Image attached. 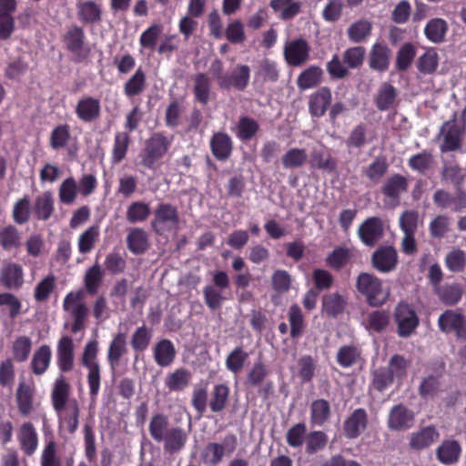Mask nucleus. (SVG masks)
<instances>
[{
    "label": "nucleus",
    "instance_id": "obj_1",
    "mask_svg": "<svg viewBox=\"0 0 466 466\" xmlns=\"http://www.w3.org/2000/svg\"><path fill=\"white\" fill-rule=\"evenodd\" d=\"M70 394V383L63 374H59L51 390V402L57 415L59 427L72 434L79 425L80 409L76 399H69Z\"/></svg>",
    "mask_w": 466,
    "mask_h": 466
},
{
    "label": "nucleus",
    "instance_id": "obj_2",
    "mask_svg": "<svg viewBox=\"0 0 466 466\" xmlns=\"http://www.w3.org/2000/svg\"><path fill=\"white\" fill-rule=\"evenodd\" d=\"M230 280L227 272L217 270L213 273L212 283L204 287L203 297L211 310L221 308L224 301L231 298Z\"/></svg>",
    "mask_w": 466,
    "mask_h": 466
},
{
    "label": "nucleus",
    "instance_id": "obj_3",
    "mask_svg": "<svg viewBox=\"0 0 466 466\" xmlns=\"http://www.w3.org/2000/svg\"><path fill=\"white\" fill-rule=\"evenodd\" d=\"M98 342L96 339L88 341L83 350L82 364L87 370L86 380L89 395L96 400L101 386V369L97 361Z\"/></svg>",
    "mask_w": 466,
    "mask_h": 466
},
{
    "label": "nucleus",
    "instance_id": "obj_4",
    "mask_svg": "<svg viewBox=\"0 0 466 466\" xmlns=\"http://www.w3.org/2000/svg\"><path fill=\"white\" fill-rule=\"evenodd\" d=\"M153 215L151 227L157 234L176 233L178 230L179 215L177 207L169 203H160L156 207Z\"/></svg>",
    "mask_w": 466,
    "mask_h": 466
},
{
    "label": "nucleus",
    "instance_id": "obj_5",
    "mask_svg": "<svg viewBox=\"0 0 466 466\" xmlns=\"http://www.w3.org/2000/svg\"><path fill=\"white\" fill-rule=\"evenodd\" d=\"M357 289L371 306L383 304L389 296L388 291L382 288L381 280L370 273L360 274L357 279Z\"/></svg>",
    "mask_w": 466,
    "mask_h": 466
},
{
    "label": "nucleus",
    "instance_id": "obj_6",
    "mask_svg": "<svg viewBox=\"0 0 466 466\" xmlns=\"http://www.w3.org/2000/svg\"><path fill=\"white\" fill-rule=\"evenodd\" d=\"M63 309L69 313L74 319L71 327L73 333H77L85 328L88 309L83 301L82 291L69 292L64 299Z\"/></svg>",
    "mask_w": 466,
    "mask_h": 466
},
{
    "label": "nucleus",
    "instance_id": "obj_7",
    "mask_svg": "<svg viewBox=\"0 0 466 466\" xmlns=\"http://www.w3.org/2000/svg\"><path fill=\"white\" fill-rule=\"evenodd\" d=\"M237 443L236 436L230 434L224 438L222 443L207 444L201 454L203 463L207 466H217L225 455H230L235 451Z\"/></svg>",
    "mask_w": 466,
    "mask_h": 466
},
{
    "label": "nucleus",
    "instance_id": "obj_8",
    "mask_svg": "<svg viewBox=\"0 0 466 466\" xmlns=\"http://www.w3.org/2000/svg\"><path fill=\"white\" fill-rule=\"evenodd\" d=\"M15 403L23 417H29L35 411L37 402L36 388L33 381H19L15 390Z\"/></svg>",
    "mask_w": 466,
    "mask_h": 466
},
{
    "label": "nucleus",
    "instance_id": "obj_9",
    "mask_svg": "<svg viewBox=\"0 0 466 466\" xmlns=\"http://www.w3.org/2000/svg\"><path fill=\"white\" fill-rule=\"evenodd\" d=\"M170 142L162 134H154L146 143L143 154V164L152 168L155 163L167 152Z\"/></svg>",
    "mask_w": 466,
    "mask_h": 466
},
{
    "label": "nucleus",
    "instance_id": "obj_10",
    "mask_svg": "<svg viewBox=\"0 0 466 466\" xmlns=\"http://www.w3.org/2000/svg\"><path fill=\"white\" fill-rule=\"evenodd\" d=\"M438 327L443 333H455L458 339L466 338L465 319L459 310H445L438 319Z\"/></svg>",
    "mask_w": 466,
    "mask_h": 466
},
{
    "label": "nucleus",
    "instance_id": "obj_11",
    "mask_svg": "<svg viewBox=\"0 0 466 466\" xmlns=\"http://www.w3.org/2000/svg\"><path fill=\"white\" fill-rule=\"evenodd\" d=\"M395 319L398 324V333L400 337L410 336L419 325V319L407 303H400L395 309Z\"/></svg>",
    "mask_w": 466,
    "mask_h": 466
},
{
    "label": "nucleus",
    "instance_id": "obj_12",
    "mask_svg": "<svg viewBox=\"0 0 466 466\" xmlns=\"http://www.w3.org/2000/svg\"><path fill=\"white\" fill-rule=\"evenodd\" d=\"M309 50L308 42L299 38L286 43L284 56L289 65L299 66L308 61Z\"/></svg>",
    "mask_w": 466,
    "mask_h": 466
},
{
    "label": "nucleus",
    "instance_id": "obj_13",
    "mask_svg": "<svg viewBox=\"0 0 466 466\" xmlns=\"http://www.w3.org/2000/svg\"><path fill=\"white\" fill-rule=\"evenodd\" d=\"M16 439L21 451L26 456H32L38 448V434L35 427L30 421L22 423L17 431Z\"/></svg>",
    "mask_w": 466,
    "mask_h": 466
},
{
    "label": "nucleus",
    "instance_id": "obj_14",
    "mask_svg": "<svg viewBox=\"0 0 466 466\" xmlns=\"http://www.w3.org/2000/svg\"><path fill=\"white\" fill-rule=\"evenodd\" d=\"M75 112L79 120L91 123L100 116L101 102L96 97L83 96L77 101Z\"/></svg>",
    "mask_w": 466,
    "mask_h": 466
},
{
    "label": "nucleus",
    "instance_id": "obj_15",
    "mask_svg": "<svg viewBox=\"0 0 466 466\" xmlns=\"http://www.w3.org/2000/svg\"><path fill=\"white\" fill-rule=\"evenodd\" d=\"M414 420L412 410L402 404H398L393 406L389 413L388 427L392 431H406L413 426Z\"/></svg>",
    "mask_w": 466,
    "mask_h": 466
},
{
    "label": "nucleus",
    "instance_id": "obj_16",
    "mask_svg": "<svg viewBox=\"0 0 466 466\" xmlns=\"http://www.w3.org/2000/svg\"><path fill=\"white\" fill-rule=\"evenodd\" d=\"M56 364L62 372H68L74 368L75 346L73 339L68 336H63L58 340L56 346Z\"/></svg>",
    "mask_w": 466,
    "mask_h": 466
},
{
    "label": "nucleus",
    "instance_id": "obj_17",
    "mask_svg": "<svg viewBox=\"0 0 466 466\" xmlns=\"http://www.w3.org/2000/svg\"><path fill=\"white\" fill-rule=\"evenodd\" d=\"M433 202L442 209L451 208L458 212L466 208V194L460 188L453 195L438 189L433 195Z\"/></svg>",
    "mask_w": 466,
    "mask_h": 466
},
{
    "label": "nucleus",
    "instance_id": "obj_18",
    "mask_svg": "<svg viewBox=\"0 0 466 466\" xmlns=\"http://www.w3.org/2000/svg\"><path fill=\"white\" fill-rule=\"evenodd\" d=\"M0 284L8 289H18L24 284V269L15 262L5 263L0 269Z\"/></svg>",
    "mask_w": 466,
    "mask_h": 466
},
{
    "label": "nucleus",
    "instance_id": "obj_19",
    "mask_svg": "<svg viewBox=\"0 0 466 466\" xmlns=\"http://www.w3.org/2000/svg\"><path fill=\"white\" fill-rule=\"evenodd\" d=\"M368 414L362 408L356 409L344 421V434L349 439L358 438L367 428Z\"/></svg>",
    "mask_w": 466,
    "mask_h": 466
},
{
    "label": "nucleus",
    "instance_id": "obj_20",
    "mask_svg": "<svg viewBox=\"0 0 466 466\" xmlns=\"http://www.w3.org/2000/svg\"><path fill=\"white\" fill-rule=\"evenodd\" d=\"M398 263L397 251L393 247L385 246L378 248L372 256L373 267L383 273L393 270Z\"/></svg>",
    "mask_w": 466,
    "mask_h": 466
},
{
    "label": "nucleus",
    "instance_id": "obj_21",
    "mask_svg": "<svg viewBox=\"0 0 466 466\" xmlns=\"http://www.w3.org/2000/svg\"><path fill=\"white\" fill-rule=\"evenodd\" d=\"M64 42L66 48L78 59H84L87 55V50H85V33L84 30L77 26H71L64 36Z\"/></svg>",
    "mask_w": 466,
    "mask_h": 466
},
{
    "label": "nucleus",
    "instance_id": "obj_22",
    "mask_svg": "<svg viewBox=\"0 0 466 466\" xmlns=\"http://www.w3.org/2000/svg\"><path fill=\"white\" fill-rule=\"evenodd\" d=\"M383 234V225L379 218H369L359 228L360 240L367 246H373Z\"/></svg>",
    "mask_w": 466,
    "mask_h": 466
},
{
    "label": "nucleus",
    "instance_id": "obj_23",
    "mask_svg": "<svg viewBox=\"0 0 466 466\" xmlns=\"http://www.w3.org/2000/svg\"><path fill=\"white\" fill-rule=\"evenodd\" d=\"M439 438L440 433L435 427L426 426L410 435L409 444L412 450L420 451L431 446Z\"/></svg>",
    "mask_w": 466,
    "mask_h": 466
},
{
    "label": "nucleus",
    "instance_id": "obj_24",
    "mask_svg": "<svg viewBox=\"0 0 466 466\" xmlns=\"http://www.w3.org/2000/svg\"><path fill=\"white\" fill-rule=\"evenodd\" d=\"M390 50L386 44L375 43L370 52V67L380 72L387 70L390 65Z\"/></svg>",
    "mask_w": 466,
    "mask_h": 466
},
{
    "label": "nucleus",
    "instance_id": "obj_25",
    "mask_svg": "<svg viewBox=\"0 0 466 466\" xmlns=\"http://www.w3.org/2000/svg\"><path fill=\"white\" fill-rule=\"evenodd\" d=\"M78 19L84 24H97L101 21L102 7L95 1H79L76 4Z\"/></svg>",
    "mask_w": 466,
    "mask_h": 466
},
{
    "label": "nucleus",
    "instance_id": "obj_26",
    "mask_svg": "<svg viewBox=\"0 0 466 466\" xmlns=\"http://www.w3.org/2000/svg\"><path fill=\"white\" fill-rule=\"evenodd\" d=\"M176 354L177 351L173 342L167 339L159 340L153 348L154 360L160 367L171 365L176 358Z\"/></svg>",
    "mask_w": 466,
    "mask_h": 466
},
{
    "label": "nucleus",
    "instance_id": "obj_27",
    "mask_svg": "<svg viewBox=\"0 0 466 466\" xmlns=\"http://www.w3.org/2000/svg\"><path fill=\"white\" fill-rule=\"evenodd\" d=\"M187 441V433L179 427H171L161 442L166 452L174 454L180 451Z\"/></svg>",
    "mask_w": 466,
    "mask_h": 466
},
{
    "label": "nucleus",
    "instance_id": "obj_28",
    "mask_svg": "<svg viewBox=\"0 0 466 466\" xmlns=\"http://www.w3.org/2000/svg\"><path fill=\"white\" fill-rule=\"evenodd\" d=\"M269 6L281 20H290L299 13L301 3L297 0H271Z\"/></svg>",
    "mask_w": 466,
    "mask_h": 466
},
{
    "label": "nucleus",
    "instance_id": "obj_29",
    "mask_svg": "<svg viewBox=\"0 0 466 466\" xmlns=\"http://www.w3.org/2000/svg\"><path fill=\"white\" fill-rule=\"evenodd\" d=\"M191 380L192 373L185 368H179L167 376L165 385L170 391H182L189 386Z\"/></svg>",
    "mask_w": 466,
    "mask_h": 466
},
{
    "label": "nucleus",
    "instance_id": "obj_30",
    "mask_svg": "<svg viewBox=\"0 0 466 466\" xmlns=\"http://www.w3.org/2000/svg\"><path fill=\"white\" fill-rule=\"evenodd\" d=\"M210 147L217 159L226 160L232 152V140L228 135L218 132L212 137Z\"/></svg>",
    "mask_w": 466,
    "mask_h": 466
},
{
    "label": "nucleus",
    "instance_id": "obj_31",
    "mask_svg": "<svg viewBox=\"0 0 466 466\" xmlns=\"http://www.w3.org/2000/svg\"><path fill=\"white\" fill-rule=\"evenodd\" d=\"M331 102V92L327 87H321L309 97V111L314 116H321L325 114L328 106Z\"/></svg>",
    "mask_w": 466,
    "mask_h": 466
},
{
    "label": "nucleus",
    "instance_id": "obj_32",
    "mask_svg": "<svg viewBox=\"0 0 466 466\" xmlns=\"http://www.w3.org/2000/svg\"><path fill=\"white\" fill-rule=\"evenodd\" d=\"M443 143L441 147L442 152L453 151L460 147L461 130L455 124L445 123L441 127Z\"/></svg>",
    "mask_w": 466,
    "mask_h": 466
},
{
    "label": "nucleus",
    "instance_id": "obj_33",
    "mask_svg": "<svg viewBox=\"0 0 466 466\" xmlns=\"http://www.w3.org/2000/svg\"><path fill=\"white\" fill-rule=\"evenodd\" d=\"M448 28V24L444 19L432 18L426 24L424 34L431 42L440 44L445 40Z\"/></svg>",
    "mask_w": 466,
    "mask_h": 466
},
{
    "label": "nucleus",
    "instance_id": "obj_34",
    "mask_svg": "<svg viewBox=\"0 0 466 466\" xmlns=\"http://www.w3.org/2000/svg\"><path fill=\"white\" fill-rule=\"evenodd\" d=\"M153 330L146 325L138 327L131 336L130 345L135 353H143L146 351L152 340Z\"/></svg>",
    "mask_w": 466,
    "mask_h": 466
},
{
    "label": "nucleus",
    "instance_id": "obj_35",
    "mask_svg": "<svg viewBox=\"0 0 466 466\" xmlns=\"http://www.w3.org/2000/svg\"><path fill=\"white\" fill-rule=\"evenodd\" d=\"M461 449L456 441H445L436 450L438 460L443 464H451L458 461Z\"/></svg>",
    "mask_w": 466,
    "mask_h": 466
},
{
    "label": "nucleus",
    "instance_id": "obj_36",
    "mask_svg": "<svg viewBox=\"0 0 466 466\" xmlns=\"http://www.w3.org/2000/svg\"><path fill=\"white\" fill-rule=\"evenodd\" d=\"M54 198L50 191H46L35 198L34 211L40 220H47L54 212Z\"/></svg>",
    "mask_w": 466,
    "mask_h": 466
},
{
    "label": "nucleus",
    "instance_id": "obj_37",
    "mask_svg": "<svg viewBox=\"0 0 466 466\" xmlns=\"http://www.w3.org/2000/svg\"><path fill=\"white\" fill-rule=\"evenodd\" d=\"M51 358L52 352L49 346L42 345L41 347H39L37 350L34 353L31 361V368L34 374H44L49 368Z\"/></svg>",
    "mask_w": 466,
    "mask_h": 466
},
{
    "label": "nucleus",
    "instance_id": "obj_38",
    "mask_svg": "<svg viewBox=\"0 0 466 466\" xmlns=\"http://www.w3.org/2000/svg\"><path fill=\"white\" fill-rule=\"evenodd\" d=\"M127 243L133 254H142L148 247L147 234L142 228H132L127 234Z\"/></svg>",
    "mask_w": 466,
    "mask_h": 466
},
{
    "label": "nucleus",
    "instance_id": "obj_39",
    "mask_svg": "<svg viewBox=\"0 0 466 466\" xmlns=\"http://www.w3.org/2000/svg\"><path fill=\"white\" fill-rule=\"evenodd\" d=\"M439 66V55L434 47H429L418 58L417 68L423 75H432Z\"/></svg>",
    "mask_w": 466,
    "mask_h": 466
},
{
    "label": "nucleus",
    "instance_id": "obj_40",
    "mask_svg": "<svg viewBox=\"0 0 466 466\" xmlns=\"http://www.w3.org/2000/svg\"><path fill=\"white\" fill-rule=\"evenodd\" d=\"M322 70L318 66H309L300 73L297 79L298 87L307 90L315 87L321 82Z\"/></svg>",
    "mask_w": 466,
    "mask_h": 466
},
{
    "label": "nucleus",
    "instance_id": "obj_41",
    "mask_svg": "<svg viewBox=\"0 0 466 466\" xmlns=\"http://www.w3.org/2000/svg\"><path fill=\"white\" fill-rule=\"evenodd\" d=\"M372 24L369 20L360 19L354 22L347 30L349 39L353 43L365 41L371 34Z\"/></svg>",
    "mask_w": 466,
    "mask_h": 466
},
{
    "label": "nucleus",
    "instance_id": "obj_42",
    "mask_svg": "<svg viewBox=\"0 0 466 466\" xmlns=\"http://www.w3.org/2000/svg\"><path fill=\"white\" fill-rule=\"evenodd\" d=\"M381 190L387 198L397 200L407 190V180L400 175H394L385 181Z\"/></svg>",
    "mask_w": 466,
    "mask_h": 466
},
{
    "label": "nucleus",
    "instance_id": "obj_43",
    "mask_svg": "<svg viewBox=\"0 0 466 466\" xmlns=\"http://www.w3.org/2000/svg\"><path fill=\"white\" fill-rule=\"evenodd\" d=\"M40 464L41 466H62V461L57 452V444L52 437L45 440Z\"/></svg>",
    "mask_w": 466,
    "mask_h": 466
},
{
    "label": "nucleus",
    "instance_id": "obj_44",
    "mask_svg": "<svg viewBox=\"0 0 466 466\" xmlns=\"http://www.w3.org/2000/svg\"><path fill=\"white\" fill-rule=\"evenodd\" d=\"M308 160L306 149L292 147L281 157V163L287 169L299 168L303 167Z\"/></svg>",
    "mask_w": 466,
    "mask_h": 466
},
{
    "label": "nucleus",
    "instance_id": "obj_45",
    "mask_svg": "<svg viewBox=\"0 0 466 466\" xmlns=\"http://www.w3.org/2000/svg\"><path fill=\"white\" fill-rule=\"evenodd\" d=\"M258 123L248 116H242L239 118L236 127L235 134L241 141L251 139L258 131Z\"/></svg>",
    "mask_w": 466,
    "mask_h": 466
},
{
    "label": "nucleus",
    "instance_id": "obj_46",
    "mask_svg": "<svg viewBox=\"0 0 466 466\" xmlns=\"http://www.w3.org/2000/svg\"><path fill=\"white\" fill-rule=\"evenodd\" d=\"M56 278L49 273L43 278L34 289V299L37 302L46 301L56 288Z\"/></svg>",
    "mask_w": 466,
    "mask_h": 466
},
{
    "label": "nucleus",
    "instance_id": "obj_47",
    "mask_svg": "<svg viewBox=\"0 0 466 466\" xmlns=\"http://www.w3.org/2000/svg\"><path fill=\"white\" fill-rule=\"evenodd\" d=\"M126 352V335L124 333H117L114 336L110 342L107 360L112 368L118 364L119 360Z\"/></svg>",
    "mask_w": 466,
    "mask_h": 466
},
{
    "label": "nucleus",
    "instance_id": "obj_48",
    "mask_svg": "<svg viewBox=\"0 0 466 466\" xmlns=\"http://www.w3.org/2000/svg\"><path fill=\"white\" fill-rule=\"evenodd\" d=\"M397 92L390 84L381 85L375 98V103L379 110L385 111L390 109L395 103Z\"/></svg>",
    "mask_w": 466,
    "mask_h": 466
},
{
    "label": "nucleus",
    "instance_id": "obj_49",
    "mask_svg": "<svg viewBox=\"0 0 466 466\" xmlns=\"http://www.w3.org/2000/svg\"><path fill=\"white\" fill-rule=\"evenodd\" d=\"M146 88V74L138 67L124 86L125 95L128 97L141 94Z\"/></svg>",
    "mask_w": 466,
    "mask_h": 466
},
{
    "label": "nucleus",
    "instance_id": "obj_50",
    "mask_svg": "<svg viewBox=\"0 0 466 466\" xmlns=\"http://www.w3.org/2000/svg\"><path fill=\"white\" fill-rule=\"evenodd\" d=\"M310 411L311 423L316 426H321L329 418V403L322 399L316 400L311 403Z\"/></svg>",
    "mask_w": 466,
    "mask_h": 466
},
{
    "label": "nucleus",
    "instance_id": "obj_51",
    "mask_svg": "<svg viewBox=\"0 0 466 466\" xmlns=\"http://www.w3.org/2000/svg\"><path fill=\"white\" fill-rule=\"evenodd\" d=\"M99 238V227L87 228L78 238L77 248L81 254L89 253L95 247Z\"/></svg>",
    "mask_w": 466,
    "mask_h": 466
},
{
    "label": "nucleus",
    "instance_id": "obj_52",
    "mask_svg": "<svg viewBox=\"0 0 466 466\" xmlns=\"http://www.w3.org/2000/svg\"><path fill=\"white\" fill-rule=\"evenodd\" d=\"M150 215V207L148 204L142 201L132 202L126 213L128 222L135 224L144 222Z\"/></svg>",
    "mask_w": 466,
    "mask_h": 466
},
{
    "label": "nucleus",
    "instance_id": "obj_53",
    "mask_svg": "<svg viewBox=\"0 0 466 466\" xmlns=\"http://www.w3.org/2000/svg\"><path fill=\"white\" fill-rule=\"evenodd\" d=\"M130 138L126 132H117L115 135L114 145L112 148V162L113 164L120 163L127 153Z\"/></svg>",
    "mask_w": 466,
    "mask_h": 466
},
{
    "label": "nucleus",
    "instance_id": "obj_54",
    "mask_svg": "<svg viewBox=\"0 0 466 466\" xmlns=\"http://www.w3.org/2000/svg\"><path fill=\"white\" fill-rule=\"evenodd\" d=\"M345 299L339 293H332L323 297V311L331 317L340 314L345 309Z\"/></svg>",
    "mask_w": 466,
    "mask_h": 466
},
{
    "label": "nucleus",
    "instance_id": "obj_55",
    "mask_svg": "<svg viewBox=\"0 0 466 466\" xmlns=\"http://www.w3.org/2000/svg\"><path fill=\"white\" fill-rule=\"evenodd\" d=\"M21 236L14 226H7L0 230V246L6 251L20 247Z\"/></svg>",
    "mask_w": 466,
    "mask_h": 466
},
{
    "label": "nucleus",
    "instance_id": "obj_56",
    "mask_svg": "<svg viewBox=\"0 0 466 466\" xmlns=\"http://www.w3.org/2000/svg\"><path fill=\"white\" fill-rule=\"evenodd\" d=\"M32 350V339L27 336L15 338L12 344L13 358L17 362L25 361Z\"/></svg>",
    "mask_w": 466,
    "mask_h": 466
},
{
    "label": "nucleus",
    "instance_id": "obj_57",
    "mask_svg": "<svg viewBox=\"0 0 466 466\" xmlns=\"http://www.w3.org/2000/svg\"><path fill=\"white\" fill-rule=\"evenodd\" d=\"M103 276V270L97 263L86 270L84 282L88 294L95 295L98 291Z\"/></svg>",
    "mask_w": 466,
    "mask_h": 466
},
{
    "label": "nucleus",
    "instance_id": "obj_58",
    "mask_svg": "<svg viewBox=\"0 0 466 466\" xmlns=\"http://www.w3.org/2000/svg\"><path fill=\"white\" fill-rule=\"evenodd\" d=\"M168 420L162 414H156L151 418L149 423V433L151 437L157 441L161 442L167 432L169 431Z\"/></svg>",
    "mask_w": 466,
    "mask_h": 466
},
{
    "label": "nucleus",
    "instance_id": "obj_59",
    "mask_svg": "<svg viewBox=\"0 0 466 466\" xmlns=\"http://www.w3.org/2000/svg\"><path fill=\"white\" fill-rule=\"evenodd\" d=\"M250 69L246 65H238L230 76H228L229 86L244 90L249 82Z\"/></svg>",
    "mask_w": 466,
    "mask_h": 466
},
{
    "label": "nucleus",
    "instance_id": "obj_60",
    "mask_svg": "<svg viewBox=\"0 0 466 466\" xmlns=\"http://www.w3.org/2000/svg\"><path fill=\"white\" fill-rule=\"evenodd\" d=\"M78 193L76 181L73 177L66 178L58 189V197L61 203L71 205L75 202Z\"/></svg>",
    "mask_w": 466,
    "mask_h": 466
},
{
    "label": "nucleus",
    "instance_id": "obj_61",
    "mask_svg": "<svg viewBox=\"0 0 466 466\" xmlns=\"http://www.w3.org/2000/svg\"><path fill=\"white\" fill-rule=\"evenodd\" d=\"M435 290L440 299L446 305L457 304L462 296L461 289L458 284L440 286Z\"/></svg>",
    "mask_w": 466,
    "mask_h": 466
},
{
    "label": "nucleus",
    "instance_id": "obj_62",
    "mask_svg": "<svg viewBox=\"0 0 466 466\" xmlns=\"http://www.w3.org/2000/svg\"><path fill=\"white\" fill-rule=\"evenodd\" d=\"M31 214V201L28 196L18 199L12 211L13 219L15 223L22 225L29 220Z\"/></svg>",
    "mask_w": 466,
    "mask_h": 466
},
{
    "label": "nucleus",
    "instance_id": "obj_63",
    "mask_svg": "<svg viewBox=\"0 0 466 466\" xmlns=\"http://www.w3.org/2000/svg\"><path fill=\"white\" fill-rule=\"evenodd\" d=\"M229 394V389L225 384H218L214 387L212 397L209 402L213 412L221 411L227 404Z\"/></svg>",
    "mask_w": 466,
    "mask_h": 466
},
{
    "label": "nucleus",
    "instance_id": "obj_64",
    "mask_svg": "<svg viewBox=\"0 0 466 466\" xmlns=\"http://www.w3.org/2000/svg\"><path fill=\"white\" fill-rule=\"evenodd\" d=\"M248 358V354L244 351L242 347H237L228 356L226 367L229 371L237 374L243 369Z\"/></svg>",
    "mask_w": 466,
    "mask_h": 466
}]
</instances>
